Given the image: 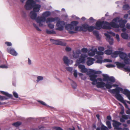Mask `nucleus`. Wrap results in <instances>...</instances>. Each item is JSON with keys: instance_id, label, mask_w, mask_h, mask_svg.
<instances>
[{"instance_id": "obj_60", "label": "nucleus", "mask_w": 130, "mask_h": 130, "mask_svg": "<svg viewBox=\"0 0 130 130\" xmlns=\"http://www.w3.org/2000/svg\"><path fill=\"white\" fill-rule=\"evenodd\" d=\"M81 51L80 50H77L76 51L75 53L79 55V54L81 53Z\"/></svg>"}, {"instance_id": "obj_52", "label": "nucleus", "mask_w": 130, "mask_h": 130, "mask_svg": "<svg viewBox=\"0 0 130 130\" xmlns=\"http://www.w3.org/2000/svg\"><path fill=\"white\" fill-rule=\"evenodd\" d=\"M66 69L68 71L71 72L72 70V68L70 67H67L66 68Z\"/></svg>"}, {"instance_id": "obj_35", "label": "nucleus", "mask_w": 130, "mask_h": 130, "mask_svg": "<svg viewBox=\"0 0 130 130\" xmlns=\"http://www.w3.org/2000/svg\"><path fill=\"white\" fill-rule=\"evenodd\" d=\"M108 81H110V82L113 83L115 81V79L113 76L109 77Z\"/></svg>"}, {"instance_id": "obj_46", "label": "nucleus", "mask_w": 130, "mask_h": 130, "mask_svg": "<svg viewBox=\"0 0 130 130\" xmlns=\"http://www.w3.org/2000/svg\"><path fill=\"white\" fill-rule=\"evenodd\" d=\"M79 56V55L76 53H73V57L75 58H77Z\"/></svg>"}, {"instance_id": "obj_61", "label": "nucleus", "mask_w": 130, "mask_h": 130, "mask_svg": "<svg viewBox=\"0 0 130 130\" xmlns=\"http://www.w3.org/2000/svg\"><path fill=\"white\" fill-rule=\"evenodd\" d=\"M120 121L122 122H124L125 121V120L122 116V117L120 119Z\"/></svg>"}, {"instance_id": "obj_45", "label": "nucleus", "mask_w": 130, "mask_h": 130, "mask_svg": "<svg viewBox=\"0 0 130 130\" xmlns=\"http://www.w3.org/2000/svg\"><path fill=\"white\" fill-rule=\"evenodd\" d=\"M48 26L50 29H53L54 28V25L53 24L50 23L48 24Z\"/></svg>"}, {"instance_id": "obj_40", "label": "nucleus", "mask_w": 130, "mask_h": 130, "mask_svg": "<svg viewBox=\"0 0 130 130\" xmlns=\"http://www.w3.org/2000/svg\"><path fill=\"white\" fill-rule=\"evenodd\" d=\"M13 96L14 97L16 98H18L19 97V95L16 92L13 91Z\"/></svg>"}, {"instance_id": "obj_23", "label": "nucleus", "mask_w": 130, "mask_h": 130, "mask_svg": "<svg viewBox=\"0 0 130 130\" xmlns=\"http://www.w3.org/2000/svg\"><path fill=\"white\" fill-rule=\"evenodd\" d=\"M119 56L121 58L124 60L127 57H128L127 54L121 51H120V53Z\"/></svg>"}, {"instance_id": "obj_1", "label": "nucleus", "mask_w": 130, "mask_h": 130, "mask_svg": "<svg viewBox=\"0 0 130 130\" xmlns=\"http://www.w3.org/2000/svg\"><path fill=\"white\" fill-rule=\"evenodd\" d=\"M127 21L123 20L119 17H117L113 19L110 23L104 21H102L99 20L96 24L95 28L100 29L101 28L106 29H111L112 27L116 28L115 30V31L118 32L120 31L119 27H123L125 26Z\"/></svg>"}, {"instance_id": "obj_56", "label": "nucleus", "mask_w": 130, "mask_h": 130, "mask_svg": "<svg viewBox=\"0 0 130 130\" xmlns=\"http://www.w3.org/2000/svg\"><path fill=\"white\" fill-rule=\"evenodd\" d=\"M122 116L125 120H126L128 118V116L127 115H123Z\"/></svg>"}, {"instance_id": "obj_13", "label": "nucleus", "mask_w": 130, "mask_h": 130, "mask_svg": "<svg viewBox=\"0 0 130 130\" xmlns=\"http://www.w3.org/2000/svg\"><path fill=\"white\" fill-rule=\"evenodd\" d=\"M63 60L64 63L67 66H69L70 64H72L73 62L72 60H70L66 56H64L63 57Z\"/></svg>"}, {"instance_id": "obj_50", "label": "nucleus", "mask_w": 130, "mask_h": 130, "mask_svg": "<svg viewBox=\"0 0 130 130\" xmlns=\"http://www.w3.org/2000/svg\"><path fill=\"white\" fill-rule=\"evenodd\" d=\"M98 50L100 51H103L105 50V48L103 47L100 46L98 47Z\"/></svg>"}, {"instance_id": "obj_11", "label": "nucleus", "mask_w": 130, "mask_h": 130, "mask_svg": "<svg viewBox=\"0 0 130 130\" xmlns=\"http://www.w3.org/2000/svg\"><path fill=\"white\" fill-rule=\"evenodd\" d=\"M119 91H121V93L126 95L128 99L130 100V91L127 89H123L122 88H119ZM127 102L130 104V102L127 101Z\"/></svg>"}, {"instance_id": "obj_39", "label": "nucleus", "mask_w": 130, "mask_h": 130, "mask_svg": "<svg viewBox=\"0 0 130 130\" xmlns=\"http://www.w3.org/2000/svg\"><path fill=\"white\" fill-rule=\"evenodd\" d=\"M33 25L37 30L39 31H41V30L39 28L37 25L34 23H33Z\"/></svg>"}, {"instance_id": "obj_42", "label": "nucleus", "mask_w": 130, "mask_h": 130, "mask_svg": "<svg viewBox=\"0 0 130 130\" xmlns=\"http://www.w3.org/2000/svg\"><path fill=\"white\" fill-rule=\"evenodd\" d=\"M96 54L98 55V56L103 55L104 54V52L102 51H97L96 53Z\"/></svg>"}, {"instance_id": "obj_44", "label": "nucleus", "mask_w": 130, "mask_h": 130, "mask_svg": "<svg viewBox=\"0 0 130 130\" xmlns=\"http://www.w3.org/2000/svg\"><path fill=\"white\" fill-rule=\"evenodd\" d=\"M81 51L83 53H86L87 52L88 50L87 48H83L81 49Z\"/></svg>"}, {"instance_id": "obj_17", "label": "nucleus", "mask_w": 130, "mask_h": 130, "mask_svg": "<svg viewBox=\"0 0 130 130\" xmlns=\"http://www.w3.org/2000/svg\"><path fill=\"white\" fill-rule=\"evenodd\" d=\"M7 52L12 55L14 56H17L18 53L14 49L11 48H9L7 49Z\"/></svg>"}, {"instance_id": "obj_49", "label": "nucleus", "mask_w": 130, "mask_h": 130, "mask_svg": "<svg viewBox=\"0 0 130 130\" xmlns=\"http://www.w3.org/2000/svg\"><path fill=\"white\" fill-rule=\"evenodd\" d=\"M53 128L56 130H63L62 128L58 127H54Z\"/></svg>"}, {"instance_id": "obj_18", "label": "nucleus", "mask_w": 130, "mask_h": 130, "mask_svg": "<svg viewBox=\"0 0 130 130\" xmlns=\"http://www.w3.org/2000/svg\"><path fill=\"white\" fill-rule=\"evenodd\" d=\"M87 60L86 62L87 65L88 66H90L94 63V59L92 58L88 57L87 58Z\"/></svg>"}, {"instance_id": "obj_64", "label": "nucleus", "mask_w": 130, "mask_h": 130, "mask_svg": "<svg viewBox=\"0 0 130 130\" xmlns=\"http://www.w3.org/2000/svg\"><path fill=\"white\" fill-rule=\"evenodd\" d=\"M126 113L128 114H130V109L129 108H128L127 110Z\"/></svg>"}, {"instance_id": "obj_29", "label": "nucleus", "mask_w": 130, "mask_h": 130, "mask_svg": "<svg viewBox=\"0 0 130 130\" xmlns=\"http://www.w3.org/2000/svg\"><path fill=\"white\" fill-rule=\"evenodd\" d=\"M116 63L117 66L119 68H123L125 66V65L124 64L118 62H116Z\"/></svg>"}, {"instance_id": "obj_33", "label": "nucleus", "mask_w": 130, "mask_h": 130, "mask_svg": "<svg viewBox=\"0 0 130 130\" xmlns=\"http://www.w3.org/2000/svg\"><path fill=\"white\" fill-rule=\"evenodd\" d=\"M112 51L111 50H105L104 52V53L107 55H109L111 54L112 53Z\"/></svg>"}, {"instance_id": "obj_57", "label": "nucleus", "mask_w": 130, "mask_h": 130, "mask_svg": "<svg viewBox=\"0 0 130 130\" xmlns=\"http://www.w3.org/2000/svg\"><path fill=\"white\" fill-rule=\"evenodd\" d=\"M116 38L118 41H120L119 36L118 34H117L116 35Z\"/></svg>"}, {"instance_id": "obj_51", "label": "nucleus", "mask_w": 130, "mask_h": 130, "mask_svg": "<svg viewBox=\"0 0 130 130\" xmlns=\"http://www.w3.org/2000/svg\"><path fill=\"white\" fill-rule=\"evenodd\" d=\"M76 70L74 71L73 75L75 77H77V73Z\"/></svg>"}, {"instance_id": "obj_30", "label": "nucleus", "mask_w": 130, "mask_h": 130, "mask_svg": "<svg viewBox=\"0 0 130 130\" xmlns=\"http://www.w3.org/2000/svg\"><path fill=\"white\" fill-rule=\"evenodd\" d=\"M38 102L40 104L43 106H45L51 108V107L46 104L44 102L40 100H37Z\"/></svg>"}, {"instance_id": "obj_8", "label": "nucleus", "mask_w": 130, "mask_h": 130, "mask_svg": "<svg viewBox=\"0 0 130 130\" xmlns=\"http://www.w3.org/2000/svg\"><path fill=\"white\" fill-rule=\"evenodd\" d=\"M88 56L86 54H82L79 58L77 59L76 61L77 64L84 63L85 62L86 58Z\"/></svg>"}, {"instance_id": "obj_36", "label": "nucleus", "mask_w": 130, "mask_h": 130, "mask_svg": "<svg viewBox=\"0 0 130 130\" xmlns=\"http://www.w3.org/2000/svg\"><path fill=\"white\" fill-rule=\"evenodd\" d=\"M123 8L124 10H128L129 9L130 7L128 5L126 4L123 5Z\"/></svg>"}, {"instance_id": "obj_63", "label": "nucleus", "mask_w": 130, "mask_h": 130, "mask_svg": "<svg viewBox=\"0 0 130 130\" xmlns=\"http://www.w3.org/2000/svg\"><path fill=\"white\" fill-rule=\"evenodd\" d=\"M125 26H125L124 27H121V28H122V31L124 32L126 30V28H125L124 27Z\"/></svg>"}, {"instance_id": "obj_25", "label": "nucleus", "mask_w": 130, "mask_h": 130, "mask_svg": "<svg viewBox=\"0 0 130 130\" xmlns=\"http://www.w3.org/2000/svg\"><path fill=\"white\" fill-rule=\"evenodd\" d=\"M120 51H116L112 53L111 55V57L113 58H116L120 54Z\"/></svg>"}, {"instance_id": "obj_12", "label": "nucleus", "mask_w": 130, "mask_h": 130, "mask_svg": "<svg viewBox=\"0 0 130 130\" xmlns=\"http://www.w3.org/2000/svg\"><path fill=\"white\" fill-rule=\"evenodd\" d=\"M60 19L58 17H55L53 18L52 17H50L47 18L46 19V22L48 24L51 23L55 21H59Z\"/></svg>"}, {"instance_id": "obj_15", "label": "nucleus", "mask_w": 130, "mask_h": 130, "mask_svg": "<svg viewBox=\"0 0 130 130\" xmlns=\"http://www.w3.org/2000/svg\"><path fill=\"white\" fill-rule=\"evenodd\" d=\"M55 40L53 39H50V41L54 44L60 45H64V43L63 42L61 41L60 40Z\"/></svg>"}, {"instance_id": "obj_20", "label": "nucleus", "mask_w": 130, "mask_h": 130, "mask_svg": "<svg viewBox=\"0 0 130 130\" xmlns=\"http://www.w3.org/2000/svg\"><path fill=\"white\" fill-rule=\"evenodd\" d=\"M91 52H89L88 53V55L90 56H93L95 55L97 51V49L96 48H92L91 50Z\"/></svg>"}, {"instance_id": "obj_2", "label": "nucleus", "mask_w": 130, "mask_h": 130, "mask_svg": "<svg viewBox=\"0 0 130 130\" xmlns=\"http://www.w3.org/2000/svg\"><path fill=\"white\" fill-rule=\"evenodd\" d=\"M102 73V72L99 71H96L91 69L87 73L89 76L90 80L92 81V84L93 85H96L97 88L105 89V87L107 89H110L112 87V83L107 82L106 84L103 82V79L101 78H96L98 77L96 74H100Z\"/></svg>"}, {"instance_id": "obj_43", "label": "nucleus", "mask_w": 130, "mask_h": 130, "mask_svg": "<svg viewBox=\"0 0 130 130\" xmlns=\"http://www.w3.org/2000/svg\"><path fill=\"white\" fill-rule=\"evenodd\" d=\"M112 62V60L111 59H105L103 60V62Z\"/></svg>"}, {"instance_id": "obj_14", "label": "nucleus", "mask_w": 130, "mask_h": 130, "mask_svg": "<svg viewBox=\"0 0 130 130\" xmlns=\"http://www.w3.org/2000/svg\"><path fill=\"white\" fill-rule=\"evenodd\" d=\"M113 126L114 127L115 129L117 130H120L122 129V128L119 127V126L121 125V123L116 121H113Z\"/></svg>"}, {"instance_id": "obj_27", "label": "nucleus", "mask_w": 130, "mask_h": 130, "mask_svg": "<svg viewBox=\"0 0 130 130\" xmlns=\"http://www.w3.org/2000/svg\"><path fill=\"white\" fill-rule=\"evenodd\" d=\"M122 37L124 39H127L128 38V36L127 34L125 32H123L121 34Z\"/></svg>"}, {"instance_id": "obj_21", "label": "nucleus", "mask_w": 130, "mask_h": 130, "mask_svg": "<svg viewBox=\"0 0 130 130\" xmlns=\"http://www.w3.org/2000/svg\"><path fill=\"white\" fill-rule=\"evenodd\" d=\"M95 58L97 59L96 62L97 63H102L103 62V60H102L103 57L100 56H95Z\"/></svg>"}, {"instance_id": "obj_22", "label": "nucleus", "mask_w": 130, "mask_h": 130, "mask_svg": "<svg viewBox=\"0 0 130 130\" xmlns=\"http://www.w3.org/2000/svg\"><path fill=\"white\" fill-rule=\"evenodd\" d=\"M37 15V14L36 13V12L34 11H32L30 13V17L32 19H35L36 20L37 18H36Z\"/></svg>"}, {"instance_id": "obj_28", "label": "nucleus", "mask_w": 130, "mask_h": 130, "mask_svg": "<svg viewBox=\"0 0 130 130\" xmlns=\"http://www.w3.org/2000/svg\"><path fill=\"white\" fill-rule=\"evenodd\" d=\"M43 77L42 76H38L37 77L36 81L37 83H39L40 81L43 80Z\"/></svg>"}, {"instance_id": "obj_62", "label": "nucleus", "mask_w": 130, "mask_h": 130, "mask_svg": "<svg viewBox=\"0 0 130 130\" xmlns=\"http://www.w3.org/2000/svg\"><path fill=\"white\" fill-rule=\"evenodd\" d=\"M89 20L90 21L92 22H94V21L95 20L92 17H90V18Z\"/></svg>"}, {"instance_id": "obj_3", "label": "nucleus", "mask_w": 130, "mask_h": 130, "mask_svg": "<svg viewBox=\"0 0 130 130\" xmlns=\"http://www.w3.org/2000/svg\"><path fill=\"white\" fill-rule=\"evenodd\" d=\"M78 23L77 21H72L70 24L66 25L65 26V28L70 34H72L76 33V32L75 31H81V26H76Z\"/></svg>"}, {"instance_id": "obj_16", "label": "nucleus", "mask_w": 130, "mask_h": 130, "mask_svg": "<svg viewBox=\"0 0 130 130\" xmlns=\"http://www.w3.org/2000/svg\"><path fill=\"white\" fill-rule=\"evenodd\" d=\"M35 4L36 3H35L33 5L32 8H33V11L36 12H39L41 7V6L39 5L36 4Z\"/></svg>"}, {"instance_id": "obj_19", "label": "nucleus", "mask_w": 130, "mask_h": 130, "mask_svg": "<svg viewBox=\"0 0 130 130\" xmlns=\"http://www.w3.org/2000/svg\"><path fill=\"white\" fill-rule=\"evenodd\" d=\"M78 68L80 69V71L83 73H85L87 72V69L86 68L85 66L83 65L80 64L78 65Z\"/></svg>"}, {"instance_id": "obj_47", "label": "nucleus", "mask_w": 130, "mask_h": 130, "mask_svg": "<svg viewBox=\"0 0 130 130\" xmlns=\"http://www.w3.org/2000/svg\"><path fill=\"white\" fill-rule=\"evenodd\" d=\"M0 68L4 69H6L8 68V66L6 65L3 64L0 66Z\"/></svg>"}, {"instance_id": "obj_7", "label": "nucleus", "mask_w": 130, "mask_h": 130, "mask_svg": "<svg viewBox=\"0 0 130 130\" xmlns=\"http://www.w3.org/2000/svg\"><path fill=\"white\" fill-rule=\"evenodd\" d=\"M0 92L3 94L5 95L6 96L0 95V100L2 101L4 100H7L9 98H11L12 97V94H9L7 92L3 91H0Z\"/></svg>"}, {"instance_id": "obj_41", "label": "nucleus", "mask_w": 130, "mask_h": 130, "mask_svg": "<svg viewBox=\"0 0 130 130\" xmlns=\"http://www.w3.org/2000/svg\"><path fill=\"white\" fill-rule=\"evenodd\" d=\"M106 124L109 128H111V123L110 121H107L106 122Z\"/></svg>"}, {"instance_id": "obj_48", "label": "nucleus", "mask_w": 130, "mask_h": 130, "mask_svg": "<svg viewBox=\"0 0 130 130\" xmlns=\"http://www.w3.org/2000/svg\"><path fill=\"white\" fill-rule=\"evenodd\" d=\"M108 128L104 125H102L101 127V130H107Z\"/></svg>"}, {"instance_id": "obj_4", "label": "nucleus", "mask_w": 130, "mask_h": 130, "mask_svg": "<svg viewBox=\"0 0 130 130\" xmlns=\"http://www.w3.org/2000/svg\"><path fill=\"white\" fill-rule=\"evenodd\" d=\"M51 14V12L49 11H46L42 14V16L38 17L36 20L37 23L38 24L40 27L45 26L44 22L46 21V18L49 16Z\"/></svg>"}, {"instance_id": "obj_26", "label": "nucleus", "mask_w": 130, "mask_h": 130, "mask_svg": "<svg viewBox=\"0 0 130 130\" xmlns=\"http://www.w3.org/2000/svg\"><path fill=\"white\" fill-rule=\"evenodd\" d=\"M102 76L103 77V79H102L104 81H108L109 77L108 75L106 74H103Z\"/></svg>"}, {"instance_id": "obj_24", "label": "nucleus", "mask_w": 130, "mask_h": 130, "mask_svg": "<svg viewBox=\"0 0 130 130\" xmlns=\"http://www.w3.org/2000/svg\"><path fill=\"white\" fill-rule=\"evenodd\" d=\"M88 25L85 24L81 26L82 31H87L88 30Z\"/></svg>"}, {"instance_id": "obj_58", "label": "nucleus", "mask_w": 130, "mask_h": 130, "mask_svg": "<svg viewBox=\"0 0 130 130\" xmlns=\"http://www.w3.org/2000/svg\"><path fill=\"white\" fill-rule=\"evenodd\" d=\"M71 48L70 47H67L66 48V50L67 51L69 52L71 51Z\"/></svg>"}, {"instance_id": "obj_37", "label": "nucleus", "mask_w": 130, "mask_h": 130, "mask_svg": "<svg viewBox=\"0 0 130 130\" xmlns=\"http://www.w3.org/2000/svg\"><path fill=\"white\" fill-rule=\"evenodd\" d=\"M94 27L92 26H89L88 25V30L89 31H92L94 29Z\"/></svg>"}, {"instance_id": "obj_5", "label": "nucleus", "mask_w": 130, "mask_h": 130, "mask_svg": "<svg viewBox=\"0 0 130 130\" xmlns=\"http://www.w3.org/2000/svg\"><path fill=\"white\" fill-rule=\"evenodd\" d=\"M119 88H122L120 87H116L115 89H110L108 91L111 93H115V96L117 99L122 103H124V101L123 97L119 93L120 92L121 93V91H119Z\"/></svg>"}, {"instance_id": "obj_38", "label": "nucleus", "mask_w": 130, "mask_h": 130, "mask_svg": "<svg viewBox=\"0 0 130 130\" xmlns=\"http://www.w3.org/2000/svg\"><path fill=\"white\" fill-rule=\"evenodd\" d=\"M21 124V123L17 122L13 123L12 124V125L15 127H18Z\"/></svg>"}, {"instance_id": "obj_53", "label": "nucleus", "mask_w": 130, "mask_h": 130, "mask_svg": "<svg viewBox=\"0 0 130 130\" xmlns=\"http://www.w3.org/2000/svg\"><path fill=\"white\" fill-rule=\"evenodd\" d=\"M5 43L8 46H10L12 45V44L10 42H6Z\"/></svg>"}, {"instance_id": "obj_32", "label": "nucleus", "mask_w": 130, "mask_h": 130, "mask_svg": "<svg viewBox=\"0 0 130 130\" xmlns=\"http://www.w3.org/2000/svg\"><path fill=\"white\" fill-rule=\"evenodd\" d=\"M124 63L126 64H130V59L126 58L124 60Z\"/></svg>"}, {"instance_id": "obj_55", "label": "nucleus", "mask_w": 130, "mask_h": 130, "mask_svg": "<svg viewBox=\"0 0 130 130\" xmlns=\"http://www.w3.org/2000/svg\"><path fill=\"white\" fill-rule=\"evenodd\" d=\"M126 27L129 29H130V24L129 23L127 24L126 25Z\"/></svg>"}, {"instance_id": "obj_10", "label": "nucleus", "mask_w": 130, "mask_h": 130, "mask_svg": "<svg viewBox=\"0 0 130 130\" xmlns=\"http://www.w3.org/2000/svg\"><path fill=\"white\" fill-rule=\"evenodd\" d=\"M56 21L57 22L56 25L58 28H56V30H63L64 26L65 25V23L64 21H61L60 20Z\"/></svg>"}, {"instance_id": "obj_6", "label": "nucleus", "mask_w": 130, "mask_h": 130, "mask_svg": "<svg viewBox=\"0 0 130 130\" xmlns=\"http://www.w3.org/2000/svg\"><path fill=\"white\" fill-rule=\"evenodd\" d=\"M107 32L108 33H105L104 35L106 37V40L109 42L110 45H111L113 44V39L112 38L110 37L108 34H111L113 36H115V34L111 31H108Z\"/></svg>"}, {"instance_id": "obj_54", "label": "nucleus", "mask_w": 130, "mask_h": 130, "mask_svg": "<svg viewBox=\"0 0 130 130\" xmlns=\"http://www.w3.org/2000/svg\"><path fill=\"white\" fill-rule=\"evenodd\" d=\"M106 66L107 68H112L114 67V65L111 64H107L106 65Z\"/></svg>"}, {"instance_id": "obj_59", "label": "nucleus", "mask_w": 130, "mask_h": 130, "mask_svg": "<svg viewBox=\"0 0 130 130\" xmlns=\"http://www.w3.org/2000/svg\"><path fill=\"white\" fill-rule=\"evenodd\" d=\"M72 17L75 19L77 20V19H79V18L76 17L75 15H72Z\"/></svg>"}, {"instance_id": "obj_34", "label": "nucleus", "mask_w": 130, "mask_h": 130, "mask_svg": "<svg viewBox=\"0 0 130 130\" xmlns=\"http://www.w3.org/2000/svg\"><path fill=\"white\" fill-rule=\"evenodd\" d=\"M46 32L48 34H56V32L53 30H50L48 29H46Z\"/></svg>"}, {"instance_id": "obj_9", "label": "nucleus", "mask_w": 130, "mask_h": 130, "mask_svg": "<svg viewBox=\"0 0 130 130\" xmlns=\"http://www.w3.org/2000/svg\"><path fill=\"white\" fill-rule=\"evenodd\" d=\"M35 3L33 0H27L25 6V8L27 10H29L32 9L33 5Z\"/></svg>"}, {"instance_id": "obj_31", "label": "nucleus", "mask_w": 130, "mask_h": 130, "mask_svg": "<svg viewBox=\"0 0 130 130\" xmlns=\"http://www.w3.org/2000/svg\"><path fill=\"white\" fill-rule=\"evenodd\" d=\"M71 84L72 87L73 89H76L77 87V85L76 83L73 81L71 80Z\"/></svg>"}]
</instances>
